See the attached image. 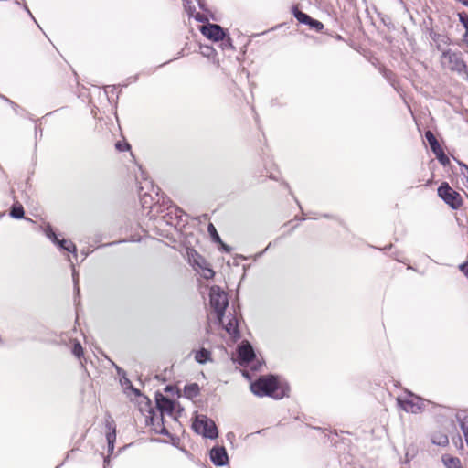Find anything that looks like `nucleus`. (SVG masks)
Returning a JSON list of instances; mask_svg holds the SVG:
<instances>
[{
	"label": "nucleus",
	"mask_w": 468,
	"mask_h": 468,
	"mask_svg": "<svg viewBox=\"0 0 468 468\" xmlns=\"http://www.w3.org/2000/svg\"><path fill=\"white\" fill-rule=\"evenodd\" d=\"M9 215L13 218H16V219H21L24 218L25 216V210H24V207L21 204L19 203H16L14 204L11 208H10V213Z\"/></svg>",
	"instance_id": "aec40b11"
},
{
	"label": "nucleus",
	"mask_w": 468,
	"mask_h": 468,
	"mask_svg": "<svg viewBox=\"0 0 468 468\" xmlns=\"http://www.w3.org/2000/svg\"><path fill=\"white\" fill-rule=\"evenodd\" d=\"M113 244H115V242H110V243H107V244L102 245V247H105V246H112V245H113Z\"/></svg>",
	"instance_id": "49530a36"
},
{
	"label": "nucleus",
	"mask_w": 468,
	"mask_h": 468,
	"mask_svg": "<svg viewBox=\"0 0 468 468\" xmlns=\"http://www.w3.org/2000/svg\"><path fill=\"white\" fill-rule=\"evenodd\" d=\"M459 21L465 28V32H468V15L465 12L458 13Z\"/></svg>",
	"instance_id": "c85d7f7f"
},
{
	"label": "nucleus",
	"mask_w": 468,
	"mask_h": 468,
	"mask_svg": "<svg viewBox=\"0 0 468 468\" xmlns=\"http://www.w3.org/2000/svg\"><path fill=\"white\" fill-rule=\"evenodd\" d=\"M433 154H435L436 158L438 159V161L442 165H447L450 164V159L449 157L445 154L444 151L442 150V148L441 147L440 149L436 150L435 152H433Z\"/></svg>",
	"instance_id": "4be33fe9"
},
{
	"label": "nucleus",
	"mask_w": 468,
	"mask_h": 468,
	"mask_svg": "<svg viewBox=\"0 0 468 468\" xmlns=\"http://www.w3.org/2000/svg\"><path fill=\"white\" fill-rule=\"evenodd\" d=\"M133 392H134V394H135V395H137V396H140V395H141L140 390H139V389H137V388H133Z\"/></svg>",
	"instance_id": "a18cd8bd"
},
{
	"label": "nucleus",
	"mask_w": 468,
	"mask_h": 468,
	"mask_svg": "<svg viewBox=\"0 0 468 468\" xmlns=\"http://www.w3.org/2000/svg\"><path fill=\"white\" fill-rule=\"evenodd\" d=\"M1 99H3L5 101L8 102L12 108L14 109L15 112L19 115H23V112H25L24 109H22L17 103L12 101L10 99H8L5 96H1Z\"/></svg>",
	"instance_id": "a878e982"
},
{
	"label": "nucleus",
	"mask_w": 468,
	"mask_h": 468,
	"mask_svg": "<svg viewBox=\"0 0 468 468\" xmlns=\"http://www.w3.org/2000/svg\"><path fill=\"white\" fill-rule=\"evenodd\" d=\"M24 8H25V11H27L28 13V15L35 20L34 16H32L30 10L28 9V7L27 6V5H24Z\"/></svg>",
	"instance_id": "37998d69"
},
{
	"label": "nucleus",
	"mask_w": 468,
	"mask_h": 468,
	"mask_svg": "<svg viewBox=\"0 0 468 468\" xmlns=\"http://www.w3.org/2000/svg\"><path fill=\"white\" fill-rule=\"evenodd\" d=\"M432 39H433L434 41H437V40H438V41H441V42H442V43H444V44H448V43H449V40H450V39H449V37H448L447 36H445V35H441V34H436V33L432 36Z\"/></svg>",
	"instance_id": "2f4dec72"
},
{
	"label": "nucleus",
	"mask_w": 468,
	"mask_h": 468,
	"mask_svg": "<svg viewBox=\"0 0 468 468\" xmlns=\"http://www.w3.org/2000/svg\"><path fill=\"white\" fill-rule=\"evenodd\" d=\"M292 14H293L294 17L301 24L307 25L311 21V16L309 15H307L306 13L298 9V7H296V6L292 7Z\"/></svg>",
	"instance_id": "a211bd4d"
},
{
	"label": "nucleus",
	"mask_w": 468,
	"mask_h": 468,
	"mask_svg": "<svg viewBox=\"0 0 468 468\" xmlns=\"http://www.w3.org/2000/svg\"><path fill=\"white\" fill-rule=\"evenodd\" d=\"M431 442L438 446H446L449 444L448 435L441 431H436L431 434Z\"/></svg>",
	"instance_id": "ddd939ff"
},
{
	"label": "nucleus",
	"mask_w": 468,
	"mask_h": 468,
	"mask_svg": "<svg viewBox=\"0 0 468 468\" xmlns=\"http://www.w3.org/2000/svg\"><path fill=\"white\" fill-rule=\"evenodd\" d=\"M60 465L56 466V468H59Z\"/></svg>",
	"instance_id": "6e6d98bb"
},
{
	"label": "nucleus",
	"mask_w": 468,
	"mask_h": 468,
	"mask_svg": "<svg viewBox=\"0 0 468 468\" xmlns=\"http://www.w3.org/2000/svg\"><path fill=\"white\" fill-rule=\"evenodd\" d=\"M456 420L459 422L460 428L464 437L468 435V414L465 411L461 410L456 414Z\"/></svg>",
	"instance_id": "f8f14e48"
},
{
	"label": "nucleus",
	"mask_w": 468,
	"mask_h": 468,
	"mask_svg": "<svg viewBox=\"0 0 468 468\" xmlns=\"http://www.w3.org/2000/svg\"><path fill=\"white\" fill-rule=\"evenodd\" d=\"M425 139L429 143V145L432 153L441 148L438 140L436 139L435 135L431 131L428 130L425 132Z\"/></svg>",
	"instance_id": "f3484780"
},
{
	"label": "nucleus",
	"mask_w": 468,
	"mask_h": 468,
	"mask_svg": "<svg viewBox=\"0 0 468 468\" xmlns=\"http://www.w3.org/2000/svg\"><path fill=\"white\" fill-rule=\"evenodd\" d=\"M200 31L207 38L214 42L224 40L227 37L226 30L218 24L207 23L202 26Z\"/></svg>",
	"instance_id": "0eeeda50"
},
{
	"label": "nucleus",
	"mask_w": 468,
	"mask_h": 468,
	"mask_svg": "<svg viewBox=\"0 0 468 468\" xmlns=\"http://www.w3.org/2000/svg\"><path fill=\"white\" fill-rule=\"evenodd\" d=\"M256 357L254 349L250 342L242 341L238 347V361L241 366L247 365Z\"/></svg>",
	"instance_id": "6e6552de"
},
{
	"label": "nucleus",
	"mask_w": 468,
	"mask_h": 468,
	"mask_svg": "<svg viewBox=\"0 0 468 468\" xmlns=\"http://www.w3.org/2000/svg\"><path fill=\"white\" fill-rule=\"evenodd\" d=\"M199 8L203 11H207L205 0H197Z\"/></svg>",
	"instance_id": "ea45409f"
},
{
	"label": "nucleus",
	"mask_w": 468,
	"mask_h": 468,
	"mask_svg": "<svg viewBox=\"0 0 468 468\" xmlns=\"http://www.w3.org/2000/svg\"><path fill=\"white\" fill-rule=\"evenodd\" d=\"M125 382L131 384L130 380L128 378H125Z\"/></svg>",
	"instance_id": "603ef678"
},
{
	"label": "nucleus",
	"mask_w": 468,
	"mask_h": 468,
	"mask_svg": "<svg viewBox=\"0 0 468 468\" xmlns=\"http://www.w3.org/2000/svg\"><path fill=\"white\" fill-rule=\"evenodd\" d=\"M44 233L47 236V238H48L61 250H65V251L73 253L74 257H77L76 245L70 240H67L65 239H59L49 223H48L44 227Z\"/></svg>",
	"instance_id": "423d86ee"
},
{
	"label": "nucleus",
	"mask_w": 468,
	"mask_h": 468,
	"mask_svg": "<svg viewBox=\"0 0 468 468\" xmlns=\"http://www.w3.org/2000/svg\"><path fill=\"white\" fill-rule=\"evenodd\" d=\"M209 457L216 466H224L229 463V455L224 446H214L210 450Z\"/></svg>",
	"instance_id": "9d476101"
},
{
	"label": "nucleus",
	"mask_w": 468,
	"mask_h": 468,
	"mask_svg": "<svg viewBox=\"0 0 468 468\" xmlns=\"http://www.w3.org/2000/svg\"><path fill=\"white\" fill-rule=\"evenodd\" d=\"M207 231L211 237V239L215 243H222V239H221L220 236L218 235L215 226L212 223L208 224Z\"/></svg>",
	"instance_id": "5701e85b"
},
{
	"label": "nucleus",
	"mask_w": 468,
	"mask_h": 468,
	"mask_svg": "<svg viewBox=\"0 0 468 468\" xmlns=\"http://www.w3.org/2000/svg\"><path fill=\"white\" fill-rule=\"evenodd\" d=\"M200 53L207 58H211L215 54V49L207 45H201L200 46Z\"/></svg>",
	"instance_id": "bb28decb"
},
{
	"label": "nucleus",
	"mask_w": 468,
	"mask_h": 468,
	"mask_svg": "<svg viewBox=\"0 0 468 468\" xmlns=\"http://www.w3.org/2000/svg\"><path fill=\"white\" fill-rule=\"evenodd\" d=\"M271 246V242H270L268 244V246L265 248V250H263L262 251L259 252L256 256L257 257H261L270 249Z\"/></svg>",
	"instance_id": "79ce46f5"
},
{
	"label": "nucleus",
	"mask_w": 468,
	"mask_h": 468,
	"mask_svg": "<svg viewBox=\"0 0 468 468\" xmlns=\"http://www.w3.org/2000/svg\"><path fill=\"white\" fill-rule=\"evenodd\" d=\"M162 427L159 431L156 430V432L165 436H169L170 432L164 426V422L161 423Z\"/></svg>",
	"instance_id": "c9c22d12"
},
{
	"label": "nucleus",
	"mask_w": 468,
	"mask_h": 468,
	"mask_svg": "<svg viewBox=\"0 0 468 468\" xmlns=\"http://www.w3.org/2000/svg\"><path fill=\"white\" fill-rule=\"evenodd\" d=\"M155 403L158 410L172 415L175 410V401L160 392L155 393Z\"/></svg>",
	"instance_id": "9b49d317"
},
{
	"label": "nucleus",
	"mask_w": 468,
	"mask_h": 468,
	"mask_svg": "<svg viewBox=\"0 0 468 468\" xmlns=\"http://www.w3.org/2000/svg\"><path fill=\"white\" fill-rule=\"evenodd\" d=\"M463 167L466 170V172L468 173V165H463Z\"/></svg>",
	"instance_id": "8fccbe9b"
},
{
	"label": "nucleus",
	"mask_w": 468,
	"mask_h": 468,
	"mask_svg": "<svg viewBox=\"0 0 468 468\" xmlns=\"http://www.w3.org/2000/svg\"><path fill=\"white\" fill-rule=\"evenodd\" d=\"M466 6L468 7V2H466Z\"/></svg>",
	"instance_id": "5fc2aeb1"
},
{
	"label": "nucleus",
	"mask_w": 468,
	"mask_h": 468,
	"mask_svg": "<svg viewBox=\"0 0 468 468\" xmlns=\"http://www.w3.org/2000/svg\"><path fill=\"white\" fill-rule=\"evenodd\" d=\"M323 217H324V218H329V215L324 214Z\"/></svg>",
	"instance_id": "864d4df0"
},
{
	"label": "nucleus",
	"mask_w": 468,
	"mask_h": 468,
	"mask_svg": "<svg viewBox=\"0 0 468 468\" xmlns=\"http://www.w3.org/2000/svg\"><path fill=\"white\" fill-rule=\"evenodd\" d=\"M192 429L195 432L210 440H215L218 437V431L214 420L206 415L197 416L192 423Z\"/></svg>",
	"instance_id": "7ed1b4c3"
},
{
	"label": "nucleus",
	"mask_w": 468,
	"mask_h": 468,
	"mask_svg": "<svg viewBox=\"0 0 468 468\" xmlns=\"http://www.w3.org/2000/svg\"><path fill=\"white\" fill-rule=\"evenodd\" d=\"M209 297L210 304L216 312L218 319L219 322H222L225 310L229 305L227 294L220 289L219 286L214 285L210 288Z\"/></svg>",
	"instance_id": "20e7f679"
},
{
	"label": "nucleus",
	"mask_w": 468,
	"mask_h": 468,
	"mask_svg": "<svg viewBox=\"0 0 468 468\" xmlns=\"http://www.w3.org/2000/svg\"><path fill=\"white\" fill-rule=\"evenodd\" d=\"M392 247V244H389L388 246L385 247L384 250L390 249Z\"/></svg>",
	"instance_id": "09e8293b"
},
{
	"label": "nucleus",
	"mask_w": 468,
	"mask_h": 468,
	"mask_svg": "<svg viewBox=\"0 0 468 468\" xmlns=\"http://www.w3.org/2000/svg\"><path fill=\"white\" fill-rule=\"evenodd\" d=\"M115 146H116V148H117L118 150H120V151H124V150H126V149H129V148H130V145H129L128 144H124V147H122V144H121L120 142H118V143L116 144V145H115Z\"/></svg>",
	"instance_id": "58836bf2"
},
{
	"label": "nucleus",
	"mask_w": 468,
	"mask_h": 468,
	"mask_svg": "<svg viewBox=\"0 0 468 468\" xmlns=\"http://www.w3.org/2000/svg\"><path fill=\"white\" fill-rule=\"evenodd\" d=\"M218 244L220 245V249L223 251H225L227 253H229L231 251V247L227 245V244H225L223 241H222V243H218Z\"/></svg>",
	"instance_id": "4c0bfd02"
},
{
	"label": "nucleus",
	"mask_w": 468,
	"mask_h": 468,
	"mask_svg": "<svg viewBox=\"0 0 468 468\" xmlns=\"http://www.w3.org/2000/svg\"><path fill=\"white\" fill-rule=\"evenodd\" d=\"M165 392L171 393V394H176L178 397L180 396V390L173 385H167L165 388Z\"/></svg>",
	"instance_id": "473e14b6"
},
{
	"label": "nucleus",
	"mask_w": 468,
	"mask_h": 468,
	"mask_svg": "<svg viewBox=\"0 0 468 468\" xmlns=\"http://www.w3.org/2000/svg\"><path fill=\"white\" fill-rule=\"evenodd\" d=\"M438 196L447 204L452 209H459L463 205L462 196L455 191L446 182L441 184L438 187Z\"/></svg>",
	"instance_id": "39448f33"
},
{
	"label": "nucleus",
	"mask_w": 468,
	"mask_h": 468,
	"mask_svg": "<svg viewBox=\"0 0 468 468\" xmlns=\"http://www.w3.org/2000/svg\"><path fill=\"white\" fill-rule=\"evenodd\" d=\"M311 28L314 29L316 32H320L323 30L324 28V25L322 22L316 20V19H314L311 17V21L309 22V24H307Z\"/></svg>",
	"instance_id": "cd10ccee"
},
{
	"label": "nucleus",
	"mask_w": 468,
	"mask_h": 468,
	"mask_svg": "<svg viewBox=\"0 0 468 468\" xmlns=\"http://www.w3.org/2000/svg\"><path fill=\"white\" fill-rule=\"evenodd\" d=\"M440 60L442 68L468 80V65L464 61L463 55L461 51L452 50L451 48L445 49L442 51Z\"/></svg>",
	"instance_id": "f03ea898"
},
{
	"label": "nucleus",
	"mask_w": 468,
	"mask_h": 468,
	"mask_svg": "<svg viewBox=\"0 0 468 468\" xmlns=\"http://www.w3.org/2000/svg\"><path fill=\"white\" fill-rule=\"evenodd\" d=\"M442 462L446 468H462L461 461L457 457L443 455Z\"/></svg>",
	"instance_id": "dca6fc26"
},
{
	"label": "nucleus",
	"mask_w": 468,
	"mask_h": 468,
	"mask_svg": "<svg viewBox=\"0 0 468 468\" xmlns=\"http://www.w3.org/2000/svg\"><path fill=\"white\" fill-rule=\"evenodd\" d=\"M183 1H184V2H185V4H186V5H189V4L191 3V1H190V0H183Z\"/></svg>",
	"instance_id": "de8ad7c7"
},
{
	"label": "nucleus",
	"mask_w": 468,
	"mask_h": 468,
	"mask_svg": "<svg viewBox=\"0 0 468 468\" xmlns=\"http://www.w3.org/2000/svg\"><path fill=\"white\" fill-rule=\"evenodd\" d=\"M195 360L199 364H205L211 360V353L206 348H200L195 353Z\"/></svg>",
	"instance_id": "2eb2a0df"
},
{
	"label": "nucleus",
	"mask_w": 468,
	"mask_h": 468,
	"mask_svg": "<svg viewBox=\"0 0 468 468\" xmlns=\"http://www.w3.org/2000/svg\"><path fill=\"white\" fill-rule=\"evenodd\" d=\"M225 330L234 336H239L238 321L235 317H232L229 320L228 324L225 325Z\"/></svg>",
	"instance_id": "6ab92c4d"
},
{
	"label": "nucleus",
	"mask_w": 468,
	"mask_h": 468,
	"mask_svg": "<svg viewBox=\"0 0 468 468\" xmlns=\"http://www.w3.org/2000/svg\"><path fill=\"white\" fill-rule=\"evenodd\" d=\"M251 392L258 397H271L281 399L288 396L289 388L281 387L278 378L272 375L261 377L250 384Z\"/></svg>",
	"instance_id": "f257e3e1"
},
{
	"label": "nucleus",
	"mask_w": 468,
	"mask_h": 468,
	"mask_svg": "<svg viewBox=\"0 0 468 468\" xmlns=\"http://www.w3.org/2000/svg\"><path fill=\"white\" fill-rule=\"evenodd\" d=\"M214 275H215V272H214V271H213L212 269H210V268H207V269H206V270L204 271V275H203V276H204V278H205V279H207V280H208V279H211V278H213V277H214Z\"/></svg>",
	"instance_id": "f704fd0d"
},
{
	"label": "nucleus",
	"mask_w": 468,
	"mask_h": 468,
	"mask_svg": "<svg viewBox=\"0 0 468 468\" xmlns=\"http://www.w3.org/2000/svg\"><path fill=\"white\" fill-rule=\"evenodd\" d=\"M460 271L468 279V261H464L459 265Z\"/></svg>",
	"instance_id": "72a5a7b5"
},
{
	"label": "nucleus",
	"mask_w": 468,
	"mask_h": 468,
	"mask_svg": "<svg viewBox=\"0 0 468 468\" xmlns=\"http://www.w3.org/2000/svg\"><path fill=\"white\" fill-rule=\"evenodd\" d=\"M72 270H73L72 276H73V281H74V289H75L76 292L79 293L80 292V289H79V287L77 285L78 278H77V275H76L75 268L73 267Z\"/></svg>",
	"instance_id": "e433bc0d"
},
{
	"label": "nucleus",
	"mask_w": 468,
	"mask_h": 468,
	"mask_svg": "<svg viewBox=\"0 0 468 468\" xmlns=\"http://www.w3.org/2000/svg\"><path fill=\"white\" fill-rule=\"evenodd\" d=\"M72 353L77 356L80 357L83 355V348L80 342H76L72 348Z\"/></svg>",
	"instance_id": "7c9ffc66"
},
{
	"label": "nucleus",
	"mask_w": 468,
	"mask_h": 468,
	"mask_svg": "<svg viewBox=\"0 0 468 468\" xmlns=\"http://www.w3.org/2000/svg\"><path fill=\"white\" fill-rule=\"evenodd\" d=\"M398 402L400 405V407L405 410L406 412L410 413H418L424 410L425 408V400L421 398L415 396L412 399H398Z\"/></svg>",
	"instance_id": "1a4fd4ad"
},
{
	"label": "nucleus",
	"mask_w": 468,
	"mask_h": 468,
	"mask_svg": "<svg viewBox=\"0 0 468 468\" xmlns=\"http://www.w3.org/2000/svg\"><path fill=\"white\" fill-rule=\"evenodd\" d=\"M194 12H195V7L189 6L188 7V14L190 16H193L197 21L201 22V23H205V22L208 21L207 17L205 15H203L201 13H196L194 15Z\"/></svg>",
	"instance_id": "b1692460"
},
{
	"label": "nucleus",
	"mask_w": 468,
	"mask_h": 468,
	"mask_svg": "<svg viewBox=\"0 0 468 468\" xmlns=\"http://www.w3.org/2000/svg\"><path fill=\"white\" fill-rule=\"evenodd\" d=\"M108 462H109V457L104 458V463H106Z\"/></svg>",
	"instance_id": "3c124183"
},
{
	"label": "nucleus",
	"mask_w": 468,
	"mask_h": 468,
	"mask_svg": "<svg viewBox=\"0 0 468 468\" xmlns=\"http://www.w3.org/2000/svg\"><path fill=\"white\" fill-rule=\"evenodd\" d=\"M106 440L108 443V452L112 454L114 450V443L116 441V436H113V431L111 433H106Z\"/></svg>",
	"instance_id": "393cba45"
},
{
	"label": "nucleus",
	"mask_w": 468,
	"mask_h": 468,
	"mask_svg": "<svg viewBox=\"0 0 468 468\" xmlns=\"http://www.w3.org/2000/svg\"><path fill=\"white\" fill-rule=\"evenodd\" d=\"M114 366H115L118 375L124 377L125 371L122 368L119 367L118 366H116V365H114Z\"/></svg>",
	"instance_id": "a19ab883"
},
{
	"label": "nucleus",
	"mask_w": 468,
	"mask_h": 468,
	"mask_svg": "<svg viewBox=\"0 0 468 468\" xmlns=\"http://www.w3.org/2000/svg\"><path fill=\"white\" fill-rule=\"evenodd\" d=\"M221 41H222V43H221L222 49H234V47L232 45V40L228 34H227V37H225V39L221 40Z\"/></svg>",
	"instance_id": "c756f323"
},
{
	"label": "nucleus",
	"mask_w": 468,
	"mask_h": 468,
	"mask_svg": "<svg viewBox=\"0 0 468 468\" xmlns=\"http://www.w3.org/2000/svg\"><path fill=\"white\" fill-rule=\"evenodd\" d=\"M463 41L466 43V45L468 46V32H465L464 35H463Z\"/></svg>",
	"instance_id": "c03bdc74"
},
{
	"label": "nucleus",
	"mask_w": 468,
	"mask_h": 468,
	"mask_svg": "<svg viewBox=\"0 0 468 468\" xmlns=\"http://www.w3.org/2000/svg\"><path fill=\"white\" fill-rule=\"evenodd\" d=\"M105 427H106V433H111L113 431V436H116V425L115 422L111 416L110 413H106L105 415Z\"/></svg>",
	"instance_id": "412c9836"
},
{
	"label": "nucleus",
	"mask_w": 468,
	"mask_h": 468,
	"mask_svg": "<svg viewBox=\"0 0 468 468\" xmlns=\"http://www.w3.org/2000/svg\"><path fill=\"white\" fill-rule=\"evenodd\" d=\"M199 390L200 389L197 383H190L185 386L184 394L186 398L193 399L194 398L198 396Z\"/></svg>",
	"instance_id": "4468645a"
}]
</instances>
